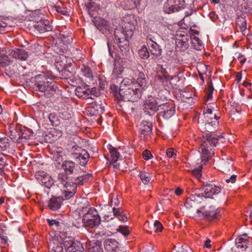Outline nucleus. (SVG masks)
Masks as SVG:
<instances>
[{"instance_id": "obj_1", "label": "nucleus", "mask_w": 252, "mask_h": 252, "mask_svg": "<svg viewBox=\"0 0 252 252\" xmlns=\"http://www.w3.org/2000/svg\"><path fill=\"white\" fill-rule=\"evenodd\" d=\"M30 85L36 91L44 93L48 97L54 94L56 91L55 82L44 74H40L32 77Z\"/></svg>"}, {"instance_id": "obj_2", "label": "nucleus", "mask_w": 252, "mask_h": 252, "mask_svg": "<svg viewBox=\"0 0 252 252\" xmlns=\"http://www.w3.org/2000/svg\"><path fill=\"white\" fill-rule=\"evenodd\" d=\"M203 192L200 194H195L187 199L185 203V206L188 208L193 207L195 201L201 202L203 198H212L213 195L220 192L221 188L214 185L206 184L203 187Z\"/></svg>"}, {"instance_id": "obj_3", "label": "nucleus", "mask_w": 252, "mask_h": 252, "mask_svg": "<svg viewBox=\"0 0 252 252\" xmlns=\"http://www.w3.org/2000/svg\"><path fill=\"white\" fill-rule=\"evenodd\" d=\"M206 138L201 145L202 153V162L206 164L214 154V147L218 141V136L216 135H206Z\"/></svg>"}, {"instance_id": "obj_4", "label": "nucleus", "mask_w": 252, "mask_h": 252, "mask_svg": "<svg viewBox=\"0 0 252 252\" xmlns=\"http://www.w3.org/2000/svg\"><path fill=\"white\" fill-rule=\"evenodd\" d=\"M58 181L63 186V193L64 199H69L76 192L77 186H79L75 179H68L65 175L58 176Z\"/></svg>"}, {"instance_id": "obj_5", "label": "nucleus", "mask_w": 252, "mask_h": 252, "mask_svg": "<svg viewBox=\"0 0 252 252\" xmlns=\"http://www.w3.org/2000/svg\"><path fill=\"white\" fill-rule=\"evenodd\" d=\"M137 87V83L129 78H125L120 84L119 87L116 85L111 86V90L115 98L119 101V98L129 91L132 88Z\"/></svg>"}, {"instance_id": "obj_6", "label": "nucleus", "mask_w": 252, "mask_h": 252, "mask_svg": "<svg viewBox=\"0 0 252 252\" xmlns=\"http://www.w3.org/2000/svg\"><path fill=\"white\" fill-rule=\"evenodd\" d=\"M101 219L97 211L94 208H90L87 212L83 214L82 222L84 225L89 228L98 226Z\"/></svg>"}, {"instance_id": "obj_7", "label": "nucleus", "mask_w": 252, "mask_h": 252, "mask_svg": "<svg viewBox=\"0 0 252 252\" xmlns=\"http://www.w3.org/2000/svg\"><path fill=\"white\" fill-rule=\"evenodd\" d=\"M32 16H33V17L31 20V21H33L31 25V28H33L37 32L41 33L52 30V26L50 24L49 20L38 16L35 12H32Z\"/></svg>"}, {"instance_id": "obj_8", "label": "nucleus", "mask_w": 252, "mask_h": 252, "mask_svg": "<svg viewBox=\"0 0 252 252\" xmlns=\"http://www.w3.org/2000/svg\"><path fill=\"white\" fill-rule=\"evenodd\" d=\"M134 16L133 15H126L123 18V21L126 24L129 25L126 26L125 25V28H122V32L124 34L123 38L126 40H129L133 35L134 30L135 29L134 22L135 21ZM121 27V26H120Z\"/></svg>"}, {"instance_id": "obj_9", "label": "nucleus", "mask_w": 252, "mask_h": 252, "mask_svg": "<svg viewBox=\"0 0 252 252\" xmlns=\"http://www.w3.org/2000/svg\"><path fill=\"white\" fill-rule=\"evenodd\" d=\"M122 28L117 27L114 32V34L115 40L117 41V46L123 53L126 54L129 50V43L128 40L123 38L124 34L122 32Z\"/></svg>"}, {"instance_id": "obj_10", "label": "nucleus", "mask_w": 252, "mask_h": 252, "mask_svg": "<svg viewBox=\"0 0 252 252\" xmlns=\"http://www.w3.org/2000/svg\"><path fill=\"white\" fill-rule=\"evenodd\" d=\"M185 6V0H167L163 7V11L171 14L184 9Z\"/></svg>"}, {"instance_id": "obj_11", "label": "nucleus", "mask_w": 252, "mask_h": 252, "mask_svg": "<svg viewBox=\"0 0 252 252\" xmlns=\"http://www.w3.org/2000/svg\"><path fill=\"white\" fill-rule=\"evenodd\" d=\"M64 172L59 174L58 176L60 175H65L68 179H75L78 175L77 168L75 162L71 160L64 161L62 165Z\"/></svg>"}, {"instance_id": "obj_12", "label": "nucleus", "mask_w": 252, "mask_h": 252, "mask_svg": "<svg viewBox=\"0 0 252 252\" xmlns=\"http://www.w3.org/2000/svg\"><path fill=\"white\" fill-rule=\"evenodd\" d=\"M158 116L164 119L168 120L170 118L175 112V108L173 104L168 103L159 105L158 108Z\"/></svg>"}, {"instance_id": "obj_13", "label": "nucleus", "mask_w": 252, "mask_h": 252, "mask_svg": "<svg viewBox=\"0 0 252 252\" xmlns=\"http://www.w3.org/2000/svg\"><path fill=\"white\" fill-rule=\"evenodd\" d=\"M142 91L140 88L135 87L119 98L120 100L135 102L138 101L142 96Z\"/></svg>"}, {"instance_id": "obj_14", "label": "nucleus", "mask_w": 252, "mask_h": 252, "mask_svg": "<svg viewBox=\"0 0 252 252\" xmlns=\"http://www.w3.org/2000/svg\"><path fill=\"white\" fill-rule=\"evenodd\" d=\"M147 44L151 55L155 58L159 59L162 55V50L160 46L153 40L150 35L147 37Z\"/></svg>"}, {"instance_id": "obj_15", "label": "nucleus", "mask_w": 252, "mask_h": 252, "mask_svg": "<svg viewBox=\"0 0 252 252\" xmlns=\"http://www.w3.org/2000/svg\"><path fill=\"white\" fill-rule=\"evenodd\" d=\"M63 246L66 252H80L84 249L79 242L69 238L64 241Z\"/></svg>"}, {"instance_id": "obj_16", "label": "nucleus", "mask_w": 252, "mask_h": 252, "mask_svg": "<svg viewBox=\"0 0 252 252\" xmlns=\"http://www.w3.org/2000/svg\"><path fill=\"white\" fill-rule=\"evenodd\" d=\"M36 179L40 184L47 188H50L54 184L51 177L44 171H39L35 174Z\"/></svg>"}, {"instance_id": "obj_17", "label": "nucleus", "mask_w": 252, "mask_h": 252, "mask_svg": "<svg viewBox=\"0 0 252 252\" xmlns=\"http://www.w3.org/2000/svg\"><path fill=\"white\" fill-rule=\"evenodd\" d=\"M213 116L214 117L213 121H209L207 120L205 122L204 128L206 135H215L214 132L216 130V129L219 125V122L218 121L219 117L214 114Z\"/></svg>"}, {"instance_id": "obj_18", "label": "nucleus", "mask_w": 252, "mask_h": 252, "mask_svg": "<svg viewBox=\"0 0 252 252\" xmlns=\"http://www.w3.org/2000/svg\"><path fill=\"white\" fill-rule=\"evenodd\" d=\"M50 252H59L63 251V243L59 241L57 238L50 236L48 241Z\"/></svg>"}, {"instance_id": "obj_19", "label": "nucleus", "mask_w": 252, "mask_h": 252, "mask_svg": "<svg viewBox=\"0 0 252 252\" xmlns=\"http://www.w3.org/2000/svg\"><path fill=\"white\" fill-rule=\"evenodd\" d=\"M94 24L96 28L106 35L110 33V25L108 22L104 19L99 18L95 20Z\"/></svg>"}, {"instance_id": "obj_20", "label": "nucleus", "mask_w": 252, "mask_h": 252, "mask_svg": "<svg viewBox=\"0 0 252 252\" xmlns=\"http://www.w3.org/2000/svg\"><path fill=\"white\" fill-rule=\"evenodd\" d=\"M8 54L13 58L21 61H26L29 57L28 53L23 49L9 50Z\"/></svg>"}, {"instance_id": "obj_21", "label": "nucleus", "mask_w": 252, "mask_h": 252, "mask_svg": "<svg viewBox=\"0 0 252 252\" xmlns=\"http://www.w3.org/2000/svg\"><path fill=\"white\" fill-rule=\"evenodd\" d=\"M157 104L156 99L152 96H149L144 101V109L146 110H150L154 113L155 111H158Z\"/></svg>"}, {"instance_id": "obj_22", "label": "nucleus", "mask_w": 252, "mask_h": 252, "mask_svg": "<svg viewBox=\"0 0 252 252\" xmlns=\"http://www.w3.org/2000/svg\"><path fill=\"white\" fill-rule=\"evenodd\" d=\"M202 214L203 219L208 221L218 219L220 216L218 209H213L212 207H210L209 210L202 213Z\"/></svg>"}, {"instance_id": "obj_23", "label": "nucleus", "mask_w": 252, "mask_h": 252, "mask_svg": "<svg viewBox=\"0 0 252 252\" xmlns=\"http://www.w3.org/2000/svg\"><path fill=\"white\" fill-rule=\"evenodd\" d=\"M153 125L152 123L143 121L140 125V133L144 136L150 135L152 133Z\"/></svg>"}, {"instance_id": "obj_24", "label": "nucleus", "mask_w": 252, "mask_h": 252, "mask_svg": "<svg viewBox=\"0 0 252 252\" xmlns=\"http://www.w3.org/2000/svg\"><path fill=\"white\" fill-rule=\"evenodd\" d=\"M119 242L113 239H106L104 242V247L107 252H112L119 247Z\"/></svg>"}, {"instance_id": "obj_25", "label": "nucleus", "mask_w": 252, "mask_h": 252, "mask_svg": "<svg viewBox=\"0 0 252 252\" xmlns=\"http://www.w3.org/2000/svg\"><path fill=\"white\" fill-rule=\"evenodd\" d=\"M62 202L61 197L53 196L49 201L48 207L51 210L56 211L60 208Z\"/></svg>"}, {"instance_id": "obj_26", "label": "nucleus", "mask_w": 252, "mask_h": 252, "mask_svg": "<svg viewBox=\"0 0 252 252\" xmlns=\"http://www.w3.org/2000/svg\"><path fill=\"white\" fill-rule=\"evenodd\" d=\"M113 215L118 218L119 220L122 221H127L128 218L126 214L123 210L121 208H116L114 207L112 208Z\"/></svg>"}, {"instance_id": "obj_27", "label": "nucleus", "mask_w": 252, "mask_h": 252, "mask_svg": "<svg viewBox=\"0 0 252 252\" xmlns=\"http://www.w3.org/2000/svg\"><path fill=\"white\" fill-rule=\"evenodd\" d=\"M235 243L238 248H240L242 251L246 250L248 245L247 235L245 234L243 237L237 238L236 239Z\"/></svg>"}, {"instance_id": "obj_28", "label": "nucleus", "mask_w": 252, "mask_h": 252, "mask_svg": "<svg viewBox=\"0 0 252 252\" xmlns=\"http://www.w3.org/2000/svg\"><path fill=\"white\" fill-rule=\"evenodd\" d=\"M76 94L79 97L88 98L90 93V89L88 86L84 88L82 87H77L75 90Z\"/></svg>"}, {"instance_id": "obj_29", "label": "nucleus", "mask_w": 252, "mask_h": 252, "mask_svg": "<svg viewBox=\"0 0 252 252\" xmlns=\"http://www.w3.org/2000/svg\"><path fill=\"white\" fill-rule=\"evenodd\" d=\"M69 152L71 153L73 158H75V157H77L79 155H81V153L83 152V155L86 154V150L82 149L78 146L75 145L70 146L69 148Z\"/></svg>"}, {"instance_id": "obj_30", "label": "nucleus", "mask_w": 252, "mask_h": 252, "mask_svg": "<svg viewBox=\"0 0 252 252\" xmlns=\"http://www.w3.org/2000/svg\"><path fill=\"white\" fill-rule=\"evenodd\" d=\"M176 44L177 48L180 51H184L188 47V39L186 37L182 39L177 38L176 40Z\"/></svg>"}, {"instance_id": "obj_31", "label": "nucleus", "mask_w": 252, "mask_h": 252, "mask_svg": "<svg viewBox=\"0 0 252 252\" xmlns=\"http://www.w3.org/2000/svg\"><path fill=\"white\" fill-rule=\"evenodd\" d=\"M89 158L90 155L86 151V154L85 155H83V153H81V155H79L77 157H75V159L79 164L82 166H85L88 162Z\"/></svg>"}, {"instance_id": "obj_32", "label": "nucleus", "mask_w": 252, "mask_h": 252, "mask_svg": "<svg viewBox=\"0 0 252 252\" xmlns=\"http://www.w3.org/2000/svg\"><path fill=\"white\" fill-rule=\"evenodd\" d=\"M107 37V46L108 51L110 55L113 57V53L117 49V42H115V40L114 39L113 37L109 36L108 34L106 35Z\"/></svg>"}, {"instance_id": "obj_33", "label": "nucleus", "mask_w": 252, "mask_h": 252, "mask_svg": "<svg viewBox=\"0 0 252 252\" xmlns=\"http://www.w3.org/2000/svg\"><path fill=\"white\" fill-rule=\"evenodd\" d=\"M92 177V174L88 173L83 175H79L78 174L75 178V181H77L78 185H83L85 183L87 182Z\"/></svg>"}, {"instance_id": "obj_34", "label": "nucleus", "mask_w": 252, "mask_h": 252, "mask_svg": "<svg viewBox=\"0 0 252 252\" xmlns=\"http://www.w3.org/2000/svg\"><path fill=\"white\" fill-rule=\"evenodd\" d=\"M12 61L6 55L3 53H0V64L2 67H6L11 64Z\"/></svg>"}, {"instance_id": "obj_35", "label": "nucleus", "mask_w": 252, "mask_h": 252, "mask_svg": "<svg viewBox=\"0 0 252 252\" xmlns=\"http://www.w3.org/2000/svg\"><path fill=\"white\" fill-rule=\"evenodd\" d=\"M31 133V131L29 129H19L18 136L19 142L22 141L23 139L25 140L29 139Z\"/></svg>"}, {"instance_id": "obj_36", "label": "nucleus", "mask_w": 252, "mask_h": 252, "mask_svg": "<svg viewBox=\"0 0 252 252\" xmlns=\"http://www.w3.org/2000/svg\"><path fill=\"white\" fill-rule=\"evenodd\" d=\"M236 24L242 32H244L247 30V21L245 17L239 16L237 19Z\"/></svg>"}, {"instance_id": "obj_37", "label": "nucleus", "mask_w": 252, "mask_h": 252, "mask_svg": "<svg viewBox=\"0 0 252 252\" xmlns=\"http://www.w3.org/2000/svg\"><path fill=\"white\" fill-rule=\"evenodd\" d=\"M138 55L142 59H148L150 57L149 49H148L145 45L142 46L138 51Z\"/></svg>"}, {"instance_id": "obj_38", "label": "nucleus", "mask_w": 252, "mask_h": 252, "mask_svg": "<svg viewBox=\"0 0 252 252\" xmlns=\"http://www.w3.org/2000/svg\"><path fill=\"white\" fill-rule=\"evenodd\" d=\"M9 147L8 138L4 136L2 133H0V150H6Z\"/></svg>"}, {"instance_id": "obj_39", "label": "nucleus", "mask_w": 252, "mask_h": 252, "mask_svg": "<svg viewBox=\"0 0 252 252\" xmlns=\"http://www.w3.org/2000/svg\"><path fill=\"white\" fill-rule=\"evenodd\" d=\"M109 150L111 154V157L112 158L111 161H113V162H117L120 157V153L117 151L116 148H114L111 145L110 146Z\"/></svg>"}, {"instance_id": "obj_40", "label": "nucleus", "mask_w": 252, "mask_h": 252, "mask_svg": "<svg viewBox=\"0 0 252 252\" xmlns=\"http://www.w3.org/2000/svg\"><path fill=\"white\" fill-rule=\"evenodd\" d=\"M139 176L142 182L145 185L148 184L151 180L150 174L145 171L141 172Z\"/></svg>"}, {"instance_id": "obj_41", "label": "nucleus", "mask_w": 252, "mask_h": 252, "mask_svg": "<svg viewBox=\"0 0 252 252\" xmlns=\"http://www.w3.org/2000/svg\"><path fill=\"white\" fill-rule=\"evenodd\" d=\"M95 234L97 238L105 237L108 235V232L104 229L96 228L95 229Z\"/></svg>"}, {"instance_id": "obj_42", "label": "nucleus", "mask_w": 252, "mask_h": 252, "mask_svg": "<svg viewBox=\"0 0 252 252\" xmlns=\"http://www.w3.org/2000/svg\"><path fill=\"white\" fill-rule=\"evenodd\" d=\"M135 83L137 84V88H140L142 92L147 85V81L145 77L137 78V81L135 82Z\"/></svg>"}, {"instance_id": "obj_43", "label": "nucleus", "mask_w": 252, "mask_h": 252, "mask_svg": "<svg viewBox=\"0 0 252 252\" xmlns=\"http://www.w3.org/2000/svg\"><path fill=\"white\" fill-rule=\"evenodd\" d=\"M155 221L154 222L150 223L149 221H147L144 224V228L147 229V232L152 234L154 232L155 228Z\"/></svg>"}, {"instance_id": "obj_44", "label": "nucleus", "mask_w": 252, "mask_h": 252, "mask_svg": "<svg viewBox=\"0 0 252 252\" xmlns=\"http://www.w3.org/2000/svg\"><path fill=\"white\" fill-rule=\"evenodd\" d=\"M84 75L88 78L90 80H91L93 78V73L91 69L88 66H84L81 68Z\"/></svg>"}, {"instance_id": "obj_45", "label": "nucleus", "mask_w": 252, "mask_h": 252, "mask_svg": "<svg viewBox=\"0 0 252 252\" xmlns=\"http://www.w3.org/2000/svg\"><path fill=\"white\" fill-rule=\"evenodd\" d=\"M47 221L50 226H53V228L57 229H61L62 224H63V223L56 220L48 219Z\"/></svg>"}, {"instance_id": "obj_46", "label": "nucleus", "mask_w": 252, "mask_h": 252, "mask_svg": "<svg viewBox=\"0 0 252 252\" xmlns=\"http://www.w3.org/2000/svg\"><path fill=\"white\" fill-rule=\"evenodd\" d=\"M48 118L52 126H57L59 124L58 118L55 114H50Z\"/></svg>"}, {"instance_id": "obj_47", "label": "nucleus", "mask_w": 252, "mask_h": 252, "mask_svg": "<svg viewBox=\"0 0 252 252\" xmlns=\"http://www.w3.org/2000/svg\"><path fill=\"white\" fill-rule=\"evenodd\" d=\"M232 164L229 161L224 162L221 166V169L224 173L228 174L232 168Z\"/></svg>"}, {"instance_id": "obj_48", "label": "nucleus", "mask_w": 252, "mask_h": 252, "mask_svg": "<svg viewBox=\"0 0 252 252\" xmlns=\"http://www.w3.org/2000/svg\"><path fill=\"white\" fill-rule=\"evenodd\" d=\"M192 44L194 49L197 50H200L202 42L199 38L194 37L192 40Z\"/></svg>"}, {"instance_id": "obj_49", "label": "nucleus", "mask_w": 252, "mask_h": 252, "mask_svg": "<svg viewBox=\"0 0 252 252\" xmlns=\"http://www.w3.org/2000/svg\"><path fill=\"white\" fill-rule=\"evenodd\" d=\"M214 87L212 81H210L208 85V88L206 92L207 99H211L213 97Z\"/></svg>"}, {"instance_id": "obj_50", "label": "nucleus", "mask_w": 252, "mask_h": 252, "mask_svg": "<svg viewBox=\"0 0 252 252\" xmlns=\"http://www.w3.org/2000/svg\"><path fill=\"white\" fill-rule=\"evenodd\" d=\"M203 164L205 165L204 162L198 168H195L192 171V174L198 179L201 178Z\"/></svg>"}, {"instance_id": "obj_51", "label": "nucleus", "mask_w": 252, "mask_h": 252, "mask_svg": "<svg viewBox=\"0 0 252 252\" xmlns=\"http://www.w3.org/2000/svg\"><path fill=\"white\" fill-rule=\"evenodd\" d=\"M117 231L121 233L124 236H127L129 234L128 227L127 226H119L117 229Z\"/></svg>"}, {"instance_id": "obj_52", "label": "nucleus", "mask_w": 252, "mask_h": 252, "mask_svg": "<svg viewBox=\"0 0 252 252\" xmlns=\"http://www.w3.org/2000/svg\"><path fill=\"white\" fill-rule=\"evenodd\" d=\"M19 130L13 129L10 130V134L9 135V137L12 139L14 141H16L17 142H19L18 139V134Z\"/></svg>"}, {"instance_id": "obj_53", "label": "nucleus", "mask_w": 252, "mask_h": 252, "mask_svg": "<svg viewBox=\"0 0 252 252\" xmlns=\"http://www.w3.org/2000/svg\"><path fill=\"white\" fill-rule=\"evenodd\" d=\"M166 156L168 158H175L176 157V153L175 150L172 148H168L166 150Z\"/></svg>"}, {"instance_id": "obj_54", "label": "nucleus", "mask_w": 252, "mask_h": 252, "mask_svg": "<svg viewBox=\"0 0 252 252\" xmlns=\"http://www.w3.org/2000/svg\"><path fill=\"white\" fill-rule=\"evenodd\" d=\"M89 252H101V248L99 245L95 244L89 248Z\"/></svg>"}, {"instance_id": "obj_55", "label": "nucleus", "mask_w": 252, "mask_h": 252, "mask_svg": "<svg viewBox=\"0 0 252 252\" xmlns=\"http://www.w3.org/2000/svg\"><path fill=\"white\" fill-rule=\"evenodd\" d=\"M155 230L154 232H161L162 230L163 227L161 223L158 220L155 221Z\"/></svg>"}, {"instance_id": "obj_56", "label": "nucleus", "mask_w": 252, "mask_h": 252, "mask_svg": "<svg viewBox=\"0 0 252 252\" xmlns=\"http://www.w3.org/2000/svg\"><path fill=\"white\" fill-rule=\"evenodd\" d=\"M56 9L58 12L60 13L63 15L68 14V11H67V9L64 7H61L59 5L56 6Z\"/></svg>"}, {"instance_id": "obj_57", "label": "nucleus", "mask_w": 252, "mask_h": 252, "mask_svg": "<svg viewBox=\"0 0 252 252\" xmlns=\"http://www.w3.org/2000/svg\"><path fill=\"white\" fill-rule=\"evenodd\" d=\"M152 157V155L149 151L147 150L144 151L143 153V157L145 160H148Z\"/></svg>"}, {"instance_id": "obj_58", "label": "nucleus", "mask_w": 252, "mask_h": 252, "mask_svg": "<svg viewBox=\"0 0 252 252\" xmlns=\"http://www.w3.org/2000/svg\"><path fill=\"white\" fill-rule=\"evenodd\" d=\"M60 117L65 120H68L71 118V115L66 111H63L60 113Z\"/></svg>"}, {"instance_id": "obj_59", "label": "nucleus", "mask_w": 252, "mask_h": 252, "mask_svg": "<svg viewBox=\"0 0 252 252\" xmlns=\"http://www.w3.org/2000/svg\"><path fill=\"white\" fill-rule=\"evenodd\" d=\"M6 27L7 24L4 22L0 21V33L5 32Z\"/></svg>"}, {"instance_id": "obj_60", "label": "nucleus", "mask_w": 252, "mask_h": 252, "mask_svg": "<svg viewBox=\"0 0 252 252\" xmlns=\"http://www.w3.org/2000/svg\"><path fill=\"white\" fill-rule=\"evenodd\" d=\"M98 94H99V92L97 90L96 88L93 87L91 90L90 89L89 95L90 94H93L94 96H97L98 95Z\"/></svg>"}, {"instance_id": "obj_61", "label": "nucleus", "mask_w": 252, "mask_h": 252, "mask_svg": "<svg viewBox=\"0 0 252 252\" xmlns=\"http://www.w3.org/2000/svg\"><path fill=\"white\" fill-rule=\"evenodd\" d=\"M236 177H237L236 175H232L231 176V177L229 179H226L225 180V181L227 183H229L230 182H231V183H234L236 182Z\"/></svg>"}, {"instance_id": "obj_62", "label": "nucleus", "mask_w": 252, "mask_h": 252, "mask_svg": "<svg viewBox=\"0 0 252 252\" xmlns=\"http://www.w3.org/2000/svg\"><path fill=\"white\" fill-rule=\"evenodd\" d=\"M214 114L212 113V110L210 108H207V109H205L203 112V115L208 117V115L213 116Z\"/></svg>"}, {"instance_id": "obj_63", "label": "nucleus", "mask_w": 252, "mask_h": 252, "mask_svg": "<svg viewBox=\"0 0 252 252\" xmlns=\"http://www.w3.org/2000/svg\"><path fill=\"white\" fill-rule=\"evenodd\" d=\"M110 164L111 166H112L115 171H116L119 170V164H117L116 162H113V161H111L110 162Z\"/></svg>"}, {"instance_id": "obj_64", "label": "nucleus", "mask_w": 252, "mask_h": 252, "mask_svg": "<svg viewBox=\"0 0 252 252\" xmlns=\"http://www.w3.org/2000/svg\"><path fill=\"white\" fill-rule=\"evenodd\" d=\"M238 58V60L242 63H244L246 61V58L245 57V56L243 55H241V54H239V56L238 57H237Z\"/></svg>"}]
</instances>
